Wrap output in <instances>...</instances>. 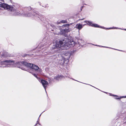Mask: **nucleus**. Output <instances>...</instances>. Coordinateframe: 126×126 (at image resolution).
I'll use <instances>...</instances> for the list:
<instances>
[{"instance_id":"1","label":"nucleus","mask_w":126,"mask_h":126,"mask_svg":"<svg viewBox=\"0 0 126 126\" xmlns=\"http://www.w3.org/2000/svg\"><path fill=\"white\" fill-rule=\"evenodd\" d=\"M23 64L29 67L32 69H34L36 71L38 70V69H39V67L37 65L32 64L28 63L26 62H24Z\"/></svg>"},{"instance_id":"2","label":"nucleus","mask_w":126,"mask_h":126,"mask_svg":"<svg viewBox=\"0 0 126 126\" xmlns=\"http://www.w3.org/2000/svg\"><path fill=\"white\" fill-rule=\"evenodd\" d=\"M41 82L45 89L46 90L47 86L48 85V82L46 80L42 79L41 80Z\"/></svg>"},{"instance_id":"3","label":"nucleus","mask_w":126,"mask_h":126,"mask_svg":"<svg viewBox=\"0 0 126 126\" xmlns=\"http://www.w3.org/2000/svg\"><path fill=\"white\" fill-rule=\"evenodd\" d=\"M0 6L5 9H8L11 8L9 5L5 3H2L1 4H0Z\"/></svg>"},{"instance_id":"4","label":"nucleus","mask_w":126,"mask_h":126,"mask_svg":"<svg viewBox=\"0 0 126 126\" xmlns=\"http://www.w3.org/2000/svg\"><path fill=\"white\" fill-rule=\"evenodd\" d=\"M85 22L87 23L89 25H90L92 26H94L95 27H99V26L97 24H93L91 22L89 21H84Z\"/></svg>"},{"instance_id":"5","label":"nucleus","mask_w":126,"mask_h":126,"mask_svg":"<svg viewBox=\"0 0 126 126\" xmlns=\"http://www.w3.org/2000/svg\"><path fill=\"white\" fill-rule=\"evenodd\" d=\"M3 62L7 63V64L9 65H12L14 63V62L13 61L10 60H5Z\"/></svg>"},{"instance_id":"6","label":"nucleus","mask_w":126,"mask_h":126,"mask_svg":"<svg viewBox=\"0 0 126 126\" xmlns=\"http://www.w3.org/2000/svg\"><path fill=\"white\" fill-rule=\"evenodd\" d=\"M64 76L62 75H58L57 76H56L54 78V79L56 80H58L60 79H61L63 78Z\"/></svg>"},{"instance_id":"7","label":"nucleus","mask_w":126,"mask_h":126,"mask_svg":"<svg viewBox=\"0 0 126 126\" xmlns=\"http://www.w3.org/2000/svg\"><path fill=\"white\" fill-rule=\"evenodd\" d=\"M83 27L82 25L79 24H77L76 25V28L78 29L79 30L81 29Z\"/></svg>"},{"instance_id":"8","label":"nucleus","mask_w":126,"mask_h":126,"mask_svg":"<svg viewBox=\"0 0 126 126\" xmlns=\"http://www.w3.org/2000/svg\"><path fill=\"white\" fill-rule=\"evenodd\" d=\"M63 44V42L62 41H60L59 42V45L57 46V45L56 44V47H60L62 46L61 45H62Z\"/></svg>"},{"instance_id":"9","label":"nucleus","mask_w":126,"mask_h":126,"mask_svg":"<svg viewBox=\"0 0 126 126\" xmlns=\"http://www.w3.org/2000/svg\"><path fill=\"white\" fill-rule=\"evenodd\" d=\"M64 55L66 56H68L69 57H70V54L69 52H66L65 53Z\"/></svg>"},{"instance_id":"10","label":"nucleus","mask_w":126,"mask_h":126,"mask_svg":"<svg viewBox=\"0 0 126 126\" xmlns=\"http://www.w3.org/2000/svg\"><path fill=\"white\" fill-rule=\"evenodd\" d=\"M63 31L65 32V33L67 32H69V31L68 29H64L63 30Z\"/></svg>"},{"instance_id":"11","label":"nucleus","mask_w":126,"mask_h":126,"mask_svg":"<svg viewBox=\"0 0 126 126\" xmlns=\"http://www.w3.org/2000/svg\"><path fill=\"white\" fill-rule=\"evenodd\" d=\"M61 22L63 23H67V21L65 20H63L61 21Z\"/></svg>"},{"instance_id":"12","label":"nucleus","mask_w":126,"mask_h":126,"mask_svg":"<svg viewBox=\"0 0 126 126\" xmlns=\"http://www.w3.org/2000/svg\"><path fill=\"white\" fill-rule=\"evenodd\" d=\"M32 74L35 77H36V78H38L37 77V75L36 74Z\"/></svg>"},{"instance_id":"13","label":"nucleus","mask_w":126,"mask_h":126,"mask_svg":"<svg viewBox=\"0 0 126 126\" xmlns=\"http://www.w3.org/2000/svg\"><path fill=\"white\" fill-rule=\"evenodd\" d=\"M69 26V24H66L63 25V26Z\"/></svg>"},{"instance_id":"14","label":"nucleus","mask_w":126,"mask_h":126,"mask_svg":"<svg viewBox=\"0 0 126 126\" xmlns=\"http://www.w3.org/2000/svg\"><path fill=\"white\" fill-rule=\"evenodd\" d=\"M37 124H40L39 123V122L38 121H37V123L35 124V126H36L37 125Z\"/></svg>"},{"instance_id":"15","label":"nucleus","mask_w":126,"mask_h":126,"mask_svg":"<svg viewBox=\"0 0 126 126\" xmlns=\"http://www.w3.org/2000/svg\"><path fill=\"white\" fill-rule=\"evenodd\" d=\"M27 55H26V54H25V55H24L23 56L24 57H25Z\"/></svg>"},{"instance_id":"16","label":"nucleus","mask_w":126,"mask_h":126,"mask_svg":"<svg viewBox=\"0 0 126 126\" xmlns=\"http://www.w3.org/2000/svg\"><path fill=\"white\" fill-rule=\"evenodd\" d=\"M53 48V49H55V48Z\"/></svg>"},{"instance_id":"17","label":"nucleus","mask_w":126,"mask_h":126,"mask_svg":"<svg viewBox=\"0 0 126 126\" xmlns=\"http://www.w3.org/2000/svg\"><path fill=\"white\" fill-rule=\"evenodd\" d=\"M125 97H126V96H125Z\"/></svg>"}]
</instances>
